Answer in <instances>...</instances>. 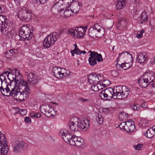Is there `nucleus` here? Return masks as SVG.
I'll use <instances>...</instances> for the list:
<instances>
[{"label":"nucleus","mask_w":155,"mask_h":155,"mask_svg":"<svg viewBox=\"0 0 155 155\" xmlns=\"http://www.w3.org/2000/svg\"><path fill=\"white\" fill-rule=\"evenodd\" d=\"M33 30L32 27L24 25L21 27L19 33L20 39L21 40H29L31 39L33 35Z\"/></svg>","instance_id":"nucleus-1"},{"label":"nucleus","mask_w":155,"mask_h":155,"mask_svg":"<svg viewBox=\"0 0 155 155\" xmlns=\"http://www.w3.org/2000/svg\"><path fill=\"white\" fill-rule=\"evenodd\" d=\"M153 73L147 72L144 73L139 79L138 83L140 86L142 88H145L152 81L153 82L154 79Z\"/></svg>","instance_id":"nucleus-2"},{"label":"nucleus","mask_w":155,"mask_h":155,"mask_svg":"<svg viewBox=\"0 0 155 155\" xmlns=\"http://www.w3.org/2000/svg\"><path fill=\"white\" fill-rule=\"evenodd\" d=\"M25 9V7L19 8L17 15L21 20L28 21L31 19L32 13L31 11Z\"/></svg>","instance_id":"nucleus-3"},{"label":"nucleus","mask_w":155,"mask_h":155,"mask_svg":"<svg viewBox=\"0 0 155 155\" xmlns=\"http://www.w3.org/2000/svg\"><path fill=\"white\" fill-rule=\"evenodd\" d=\"M90 53L89 55L90 57L88 58L89 64L91 66H94L97 64V61L98 62H101L103 61V59L101 54H98L95 51H89Z\"/></svg>","instance_id":"nucleus-4"},{"label":"nucleus","mask_w":155,"mask_h":155,"mask_svg":"<svg viewBox=\"0 0 155 155\" xmlns=\"http://www.w3.org/2000/svg\"><path fill=\"white\" fill-rule=\"evenodd\" d=\"M86 31V28L82 26L77 27L75 29H70L68 31V34L70 35L74 38H81L83 37Z\"/></svg>","instance_id":"nucleus-5"},{"label":"nucleus","mask_w":155,"mask_h":155,"mask_svg":"<svg viewBox=\"0 0 155 155\" xmlns=\"http://www.w3.org/2000/svg\"><path fill=\"white\" fill-rule=\"evenodd\" d=\"M52 71L54 76L60 79H63L65 76L70 75V71L68 70H67L64 68L57 67H53L52 69Z\"/></svg>","instance_id":"nucleus-6"},{"label":"nucleus","mask_w":155,"mask_h":155,"mask_svg":"<svg viewBox=\"0 0 155 155\" xmlns=\"http://www.w3.org/2000/svg\"><path fill=\"white\" fill-rule=\"evenodd\" d=\"M8 150L7 142L4 134L0 131V155L6 154Z\"/></svg>","instance_id":"nucleus-7"},{"label":"nucleus","mask_w":155,"mask_h":155,"mask_svg":"<svg viewBox=\"0 0 155 155\" xmlns=\"http://www.w3.org/2000/svg\"><path fill=\"white\" fill-rule=\"evenodd\" d=\"M114 95V90L110 87L102 90L99 94V96L101 99L107 100H110L112 98L116 99Z\"/></svg>","instance_id":"nucleus-8"},{"label":"nucleus","mask_w":155,"mask_h":155,"mask_svg":"<svg viewBox=\"0 0 155 155\" xmlns=\"http://www.w3.org/2000/svg\"><path fill=\"white\" fill-rule=\"evenodd\" d=\"M120 129L126 131L128 132H131L135 129L134 123L131 119L129 120L126 122L121 123L119 125Z\"/></svg>","instance_id":"nucleus-9"},{"label":"nucleus","mask_w":155,"mask_h":155,"mask_svg":"<svg viewBox=\"0 0 155 155\" xmlns=\"http://www.w3.org/2000/svg\"><path fill=\"white\" fill-rule=\"evenodd\" d=\"M16 98L20 100L21 101H24L25 100V98L27 99L29 97V94L31 93L30 88L23 89L22 91H17L16 92Z\"/></svg>","instance_id":"nucleus-10"},{"label":"nucleus","mask_w":155,"mask_h":155,"mask_svg":"<svg viewBox=\"0 0 155 155\" xmlns=\"http://www.w3.org/2000/svg\"><path fill=\"white\" fill-rule=\"evenodd\" d=\"M14 82L15 86L18 87V89L22 90L25 88H29L28 83L23 80L22 74H19L18 77H17V79Z\"/></svg>","instance_id":"nucleus-11"},{"label":"nucleus","mask_w":155,"mask_h":155,"mask_svg":"<svg viewBox=\"0 0 155 155\" xmlns=\"http://www.w3.org/2000/svg\"><path fill=\"white\" fill-rule=\"evenodd\" d=\"M25 75L27 76L29 80L28 85L29 86L36 85L40 80L39 78L35 76L34 72L32 71H25Z\"/></svg>","instance_id":"nucleus-12"},{"label":"nucleus","mask_w":155,"mask_h":155,"mask_svg":"<svg viewBox=\"0 0 155 155\" xmlns=\"http://www.w3.org/2000/svg\"><path fill=\"white\" fill-rule=\"evenodd\" d=\"M7 20L6 16L0 15V30L3 35H6L8 30V23L6 21Z\"/></svg>","instance_id":"nucleus-13"},{"label":"nucleus","mask_w":155,"mask_h":155,"mask_svg":"<svg viewBox=\"0 0 155 155\" xmlns=\"http://www.w3.org/2000/svg\"><path fill=\"white\" fill-rule=\"evenodd\" d=\"M52 110V107L48 104L42 105L40 108L41 112L48 117L54 116V115L51 113Z\"/></svg>","instance_id":"nucleus-14"},{"label":"nucleus","mask_w":155,"mask_h":155,"mask_svg":"<svg viewBox=\"0 0 155 155\" xmlns=\"http://www.w3.org/2000/svg\"><path fill=\"white\" fill-rule=\"evenodd\" d=\"M19 74H21L19 71L16 68L13 70L10 69L8 73V79L9 81L12 82L15 81L17 79V77H18Z\"/></svg>","instance_id":"nucleus-15"},{"label":"nucleus","mask_w":155,"mask_h":155,"mask_svg":"<svg viewBox=\"0 0 155 155\" xmlns=\"http://www.w3.org/2000/svg\"><path fill=\"white\" fill-rule=\"evenodd\" d=\"M0 83V91L2 94H5V91H9L12 83L10 81L8 82L6 79L1 80Z\"/></svg>","instance_id":"nucleus-16"},{"label":"nucleus","mask_w":155,"mask_h":155,"mask_svg":"<svg viewBox=\"0 0 155 155\" xmlns=\"http://www.w3.org/2000/svg\"><path fill=\"white\" fill-rule=\"evenodd\" d=\"M101 76L100 75L97 74L95 73L90 74L88 76V81L91 84H97L100 82L101 80Z\"/></svg>","instance_id":"nucleus-17"},{"label":"nucleus","mask_w":155,"mask_h":155,"mask_svg":"<svg viewBox=\"0 0 155 155\" xmlns=\"http://www.w3.org/2000/svg\"><path fill=\"white\" fill-rule=\"evenodd\" d=\"M79 119L76 117H74L68 122V125L70 130L73 131H78V124Z\"/></svg>","instance_id":"nucleus-18"},{"label":"nucleus","mask_w":155,"mask_h":155,"mask_svg":"<svg viewBox=\"0 0 155 155\" xmlns=\"http://www.w3.org/2000/svg\"><path fill=\"white\" fill-rule=\"evenodd\" d=\"M70 5L69 8L72 11L74 15L78 12L80 9V6L79 2L77 1H74L71 2H70Z\"/></svg>","instance_id":"nucleus-19"},{"label":"nucleus","mask_w":155,"mask_h":155,"mask_svg":"<svg viewBox=\"0 0 155 155\" xmlns=\"http://www.w3.org/2000/svg\"><path fill=\"white\" fill-rule=\"evenodd\" d=\"M60 136H61L63 140L66 142L69 141V139L72 138L73 135L71 134V132L68 131H65L63 130H61L59 134Z\"/></svg>","instance_id":"nucleus-20"},{"label":"nucleus","mask_w":155,"mask_h":155,"mask_svg":"<svg viewBox=\"0 0 155 155\" xmlns=\"http://www.w3.org/2000/svg\"><path fill=\"white\" fill-rule=\"evenodd\" d=\"M63 5V4H62V5H61V3L59 2L54 3L51 8L52 12L55 14L58 12L62 13V12L64 11V9L62 7Z\"/></svg>","instance_id":"nucleus-21"},{"label":"nucleus","mask_w":155,"mask_h":155,"mask_svg":"<svg viewBox=\"0 0 155 155\" xmlns=\"http://www.w3.org/2000/svg\"><path fill=\"white\" fill-rule=\"evenodd\" d=\"M89 122L87 119L83 120L82 122L78 121V131L85 129L86 130L89 126Z\"/></svg>","instance_id":"nucleus-22"},{"label":"nucleus","mask_w":155,"mask_h":155,"mask_svg":"<svg viewBox=\"0 0 155 155\" xmlns=\"http://www.w3.org/2000/svg\"><path fill=\"white\" fill-rule=\"evenodd\" d=\"M123 87L118 86L113 88L114 90V96L116 99H120L122 92H123Z\"/></svg>","instance_id":"nucleus-23"},{"label":"nucleus","mask_w":155,"mask_h":155,"mask_svg":"<svg viewBox=\"0 0 155 155\" xmlns=\"http://www.w3.org/2000/svg\"><path fill=\"white\" fill-rule=\"evenodd\" d=\"M54 43V40L51 39V38L48 35L44 39L43 42L44 47L46 48H49Z\"/></svg>","instance_id":"nucleus-24"},{"label":"nucleus","mask_w":155,"mask_h":155,"mask_svg":"<svg viewBox=\"0 0 155 155\" xmlns=\"http://www.w3.org/2000/svg\"><path fill=\"white\" fill-rule=\"evenodd\" d=\"M138 20L140 24H144L148 20V16L145 11L142 12L140 15V17L138 18Z\"/></svg>","instance_id":"nucleus-25"},{"label":"nucleus","mask_w":155,"mask_h":155,"mask_svg":"<svg viewBox=\"0 0 155 155\" xmlns=\"http://www.w3.org/2000/svg\"><path fill=\"white\" fill-rule=\"evenodd\" d=\"M147 56L146 53H140L137 55V61L140 63H143L145 62L146 60H147Z\"/></svg>","instance_id":"nucleus-26"},{"label":"nucleus","mask_w":155,"mask_h":155,"mask_svg":"<svg viewBox=\"0 0 155 155\" xmlns=\"http://www.w3.org/2000/svg\"><path fill=\"white\" fill-rule=\"evenodd\" d=\"M25 143L21 141L18 143L13 147V151L16 153L21 150L24 147Z\"/></svg>","instance_id":"nucleus-27"},{"label":"nucleus","mask_w":155,"mask_h":155,"mask_svg":"<svg viewBox=\"0 0 155 155\" xmlns=\"http://www.w3.org/2000/svg\"><path fill=\"white\" fill-rule=\"evenodd\" d=\"M10 87L9 88V91H8L5 92V94H3V95L6 96H9L12 95V97H15L16 95V92H17L18 89L15 90V88L14 87L12 88V90H10Z\"/></svg>","instance_id":"nucleus-28"},{"label":"nucleus","mask_w":155,"mask_h":155,"mask_svg":"<svg viewBox=\"0 0 155 155\" xmlns=\"http://www.w3.org/2000/svg\"><path fill=\"white\" fill-rule=\"evenodd\" d=\"M130 92V90L129 88L123 87V92L121 94L120 99H123L126 97L129 94Z\"/></svg>","instance_id":"nucleus-29"},{"label":"nucleus","mask_w":155,"mask_h":155,"mask_svg":"<svg viewBox=\"0 0 155 155\" xmlns=\"http://www.w3.org/2000/svg\"><path fill=\"white\" fill-rule=\"evenodd\" d=\"M62 13L64 14V16L66 18L69 17L72 15H74V13H73L72 11L69 7H66L65 10L62 12Z\"/></svg>","instance_id":"nucleus-30"},{"label":"nucleus","mask_w":155,"mask_h":155,"mask_svg":"<svg viewBox=\"0 0 155 155\" xmlns=\"http://www.w3.org/2000/svg\"><path fill=\"white\" fill-rule=\"evenodd\" d=\"M74 146L81 147H83V144L84 143L83 139H81V137H77Z\"/></svg>","instance_id":"nucleus-31"},{"label":"nucleus","mask_w":155,"mask_h":155,"mask_svg":"<svg viewBox=\"0 0 155 155\" xmlns=\"http://www.w3.org/2000/svg\"><path fill=\"white\" fill-rule=\"evenodd\" d=\"M153 132V130L151 128L147 130L146 132L143 134L145 136L149 138H150L153 137L154 134Z\"/></svg>","instance_id":"nucleus-32"},{"label":"nucleus","mask_w":155,"mask_h":155,"mask_svg":"<svg viewBox=\"0 0 155 155\" xmlns=\"http://www.w3.org/2000/svg\"><path fill=\"white\" fill-rule=\"evenodd\" d=\"M60 34L56 32H53L49 35V36L51 38V39L54 40V42L57 41L58 39L60 37Z\"/></svg>","instance_id":"nucleus-33"},{"label":"nucleus","mask_w":155,"mask_h":155,"mask_svg":"<svg viewBox=\"0 0 155 155\" xmlns=\"http://www.w3.org/2000/svg\"><path fill=\"white\" fill-rule=\"evenodd\" d=\"M76 137L77 136L75 135H73L72 137V138H70L69 141L67 142L70 145L74 146L75 141L76 140Z\"/></svg>","instance_id":"nucleus-34"},{"label":"nucleus","mask_w":155,"mask_h":155,"mask_svg":"<svg viewBox=\"0 0 155 155\" xmlns=\"http://www.w3.org/2000/svg\"><path fill=\"white\" fill-rule=\"evenodd\" d=\"M97 32V30H94L92 28H90L89 31V35L90 37H93L96 36Z\"/></svg>","instance_id":"nucleus-35"},{"label":"nucleus","mask_w":155,"mask_h":155,"mask_svg":"<svg viewBox=\"0 0 155 155\" xmlns=\"http://www.w3.org/2000/svg\"><path fill=\"white\" fill-rule=\"evenodd\" d=\"M8 71H5V72L2 73L0 75V83H1V81L2 80H7V78H8Z\"/></svg>","instance_id":"nucleus-36"},{"label":"nucleus","mask_w":155,"mask_h":155,"mask_svg":"<svg viewBox=\"0 0 155 155\" xmlns=\"http://www.w3.org/2000/svg\"><path fill=\"white\" fill-rule=\"evenodd\" d=\"M148 121L147 120L143 118H141L140 120V125L143 127H145L147 126V124Z\"/></svg>","instance_id":"nucleus-37"},{"label":"nucleus","mask_w":155,"mask_h":155,"mask_svg":"<svg viewBox=\"0 0 155 155\" xmlns=\"http://www.w3.org/2000/svg\"><path fill=\"white\" fill-rule=\"evenodd\" d=\"M129 54L131 55V58H132V55L131 54H130L129 52L128 51H125L119 54V56L117 58V60H118L119 58L121 57H122V58L126 57Z\"/></svg>","instance_id":"nucleus-38"},{"label":"nucleus","mask_w":155,"mask_h":155,"mask_svg":"<svg viewBox=\"0 0 155 155\" xmlns=\"http://www.w3.org/2000/svg\"><path fill=\"white\" fill-rule=\"evenodd\" d=\"M126 4L123 3L117 2L116 4V8L117 9L120 10L124 8L126 6Z\"/></svg>","instance_id":"nucleus-39"},{"label":"nucleus","mask_w":155,"mask_h":155,"mask_svg":"<svg viewBox=\"0 0 155 155\" xmlns=\"http://www.w3.org/2000/svg\"><path fill=\"white\" fill-rule=\"evenodd\" d=\"M81 51L78 48L77 49H74V50H71V53L72 55L74 56V54H77L80 55L81 54Z\"/></svg>","instance_id":"nucleus-40"},{"label":"nucleus","mask_w":155,"mask_h":155,"mask_svg":"<svg viewBox=\"0 0 155 155\" xmlns=\"http://www.w3.org/2000/svg\"><path fill=\"white\" fill-rule=\"evenodd\" d=\"M130 106L134 110H140L141 108V107H140L139 105H136L135 103L134 104H131Z\"/></svg>","instance_id":"nucleus-41"},{"label":"nucleus","mask_w":155,"mask_h":155,"mask_svg":"<svg viewBox=\"0 0 155 155\" xmlns=\"http://www.w3.org/2000/svg\"><path fill=\"white\" fill-rule=\"evenodd\" d=\"M91 28L95 30H97V32H100L101 31V27L98 24H96L91 27Z\"/></svg>","instance_id":"nucleus-42"},{"label":"nucleus","mask_w":155,"mask_h":155,"mask_svg":"<svg viewBox=\"0 0 155 155\" xmlns=\"http://www.w3.org/2000/svg\"><path fill=\"white\" fill-rule=\"evenodd\" d=\"M96 120L99 124H101L104 121V117L101 115H98L96 117Z\"/></svg>","instance_id":"nucleus-43"},{"label":"nucleus","mask_w":155,"mask_h":155,"mask_svg":"<svg viewBox=\"0 0 155 155\" xmlns=\"http://www.w3.org/2000/svg\"><path fill=\"white\" fill-rule=\"evenodd\" d=\"M41 116V114L39 112L31 113L30 114V116L32 117L39 118Z\"/></svg>","instance_id":"nucleus-44"},{"label":"nucleus","mask_w":155,"mask_h":155,"mask_svg":"<svg viewBox=\"0 0 155 155\" xmlns=\"http://www.w3.org/2000/svg\"><path fill=\"white\" fill-rule=\"evenodd\" d=\"M128 114L126 113L122 112L119 114V116L121 120H123L124 119H126V117H128Z\"/></svg>","instance_id":"nucleus-45"},{"label":"nucleus","mask_w":155,"mask_h":155,"mask_svg":"<svg viewBox=\"0 0 155 155\" xmlns=\"http://www.w3.org/2000/svg\"><path fill=\"white\" fill-rule=\"evenodd\" d=\"M5 56L7 59L10 60L11 58L13 56L12 54L8 51L5 52Z\"/></svg>","instance_id":"nucleus-46"},{"label":"nucleus","mask_w":155,"mask_h":155,"mask_svg":"<svg viewBox=\"0 0 155 155\" xmlns=\"http://www.w3.org/2000/svg\"><path fill=\"white\" fill-rule=\"evenodd\" d=\"M78 101H81L83 103L89 102L90 101V99H84L81 97H79L78 98Z\"/></svg>","instance_id":"nucleus-47"},{"label":"nucleus","mask_w":155,"mask_h":155,"mask_svg":"<svg viewBox=\"0 0 155 155\" xmlns=\"http://www.w3.org/2000/svg\"><path fill=\"white\" fill-rule=\"evenodd\" d=\"M93 86L91 87L92 90L94 91H98V88L97 84H92Z\"/></svg>","instance_id":"nucleus-48"},{"label":"nucleus","mask_w":155,"mask_h":155,"mask_svg":"<svg viewBox=\"0 0 155 155\" xmlns=\"http://www.w3.org/2000/svg\"><path fill=\"white\" fill-rule=\"evenodd\" d=\"M143 145L139 143L137 145H135L134 146V147L136 150H140L143 147Z\"/></svg>","instance_id":"nucleus-49"},{"label":"nucleus","mask_w":155,"mask_h":155,"mask_svg":"<svg viewBox=\"0 0 155 155\" xmlns=\"http://www.w3.org/2000/svg\"><path fill=\"white\" fill-rule=\"evenodd\" d=\"M144 32V30L143 29H142L140 33L137 34L136 37L138 38H142L143 36V33Z\"/></svg>","instance_id":"nucleus-50"},{"label":"nucleus","mask_w":155,"mask_h":155,"mask_svg":"<svg viewBox=\"0 0 155 155\" xmlns=\"http://www.w3.org/2000/svg\"><path fill=\"white\" fill-rule=\"evenodd\" d=\"M34 1V3L36 4H41L45 2V0H33Z\"/></svg>","instance_id":"nucleus-51"},{"label":"nucleus","mask_w":155,"mask_h":155,"mask_svg":"<svg viewBox=\"0 0 155 155\" xmlns=\"http://www.w3.org/2000/svg\"><path fill=\"white\" fill-rule=\"evenodd\" d=\"M25 121L28 124H29L31 122V119L30 117H26L25 118Z\"/></svg>","instance_id":"nucleus-52"},{"label":"nucleus","mask_w":155,"mask_h":155,"mask_svg":"<svg viewBox=\"0 0 155 155\" xmlns=\"http://www.w3.org/2000/svg\"><path fill=\"white\" fill-rule=\"evenodd\" d=\"M124 65V64H118L117 63L116 64V67L117 69L118 70H120L121 69L122 67H123V66Z\"/></svg>","instance_id":"nucleus-53"},{"label":"nucleus","mask_w":155,"mask_h":155,"mask_svg":"<svg viewBox=\"0 0 155 155\" xmlns=\"http://www.w3.org/2000/svg\"><path fill=\"white\" fill-rule=\"evenodd\" d=\"M111 75L114 77H116L118 75V72L115 71H113L111 72Z\"/></svg>","instance_id":"nucleus-54"},{"label":"nucleus","mask_w":155,"mask_h":155,"mask_svg":"<svg viewBox=\"0 0 155 155\" xmlns=\"http://www.w3.org/2000/svg\"><path fill=\"white\" fill-rule=\"evenodd\" d=\"M122 64H124L123 67H122V68L124 70H126L130 67L128 65L129 64L128 63H123Z\"/></svg>","instance_id":"nucleus-55"},{"label":"nucleus","mask_w":155,"mask_h":155,"mask_svg":"<svg viewBox=\"0 0 155 155\" xmlns=\"http://www.w3.org/2000/svg\"><path fill=\"white\" fill-rule=\"evenodd\" d=\"M9 51H10L11 53H12L13 56L14 54L15 55V54L16 53L18 52L17 49H12L9 50Z\"/></svg>","instance_id":"nucleus-56"},{"label":"nucleus","mask_w":155,"mask_h":155,"mask_svg":"<svg viewBox=\"0 0 155 155\" xmlns=\"http://www.w3.org/2000/svg\"><path fill=\"white\" fill-rule=\"evenodd\" d=\"M101 81H100V82H99L97 84L98 87V91L103 88L102 87V84H101Z\"/></svg>","instance_id":"nucleus-57"},{"label":"nucleus","mask_w":155,"mask_h":155,"mask_svg":"<svg viewBox=\"0 0 155 155\" xmlns=\"http://www.w3.org/2000/svg\"><path fill=\"white\" fill-rule=\"evenodd\" d=\"M102 110L103 112L106 113H108L110 112L109 109L108 108H103Z\"/></svg>","instance_id":"nucleus-58"},{"label":"nucleus","mask_w":155,"mask_h":155,"mask_svg":"<svg viewBox=\"0 0 155 155\" xmlns=\"http://www.w3.org/2000/svg\"><path fill=\"white\" fill-rule=\"evenodd\" d=\"M150 63L152 65L155 64V57L152 58L151 59Z\"/></svg>","instance_id":"nucleus-59"},{"label":"nucleus","mask_w":155,"mask_h":155,"mask_svg":"<svg viewBox=\"0 0 155 155\" xmlns=\"http://www.w3.org/2000/svg\"><path fill=\"white\" fill-rule=\"evenodd\" d=\"M22 0H14L15 3L17 5H19L20 3L22 2Z\"/></svg>","instance_id":"nucleus-60"},{"label":"nucleus","mask_w":155,"mask_h":155,"mask_svg":"<svg viewBox=\"0 0 155 155\" xmlns=\"http://www.w3.org/2000/svg\"><path fill=\"white\" fill-rule=\"evenodd\" d=\"M141 107L143 108H146L147 107V104L146 103H143L141 105Z\"/></svg>","instance_id":"nucleus-61"},{"label":"nucleus","mask_w":155,"mask_h":155,"mask_svg":"<svg viewBox=\"0 0 155 155\" xmlns=\"http://www.w3.org/2000/svg\"><path fill=\"white\" fill-rule=\"evenodd\" d=\"M117 2H120V3H123L124 4H126L125 0H117Z\"/></svg>","instance_id":"nucleus-62"},{"label":"nucleus","mask_w":155,"mask_h":155,"mask_svg":"<svg viewBox=\"0 0 155 155\" xmlns=\"http://www.w3.org/2000/svg\"><path fill=\"white\" fill-rule=\"evenodd\" d=\"M69 1H71V0H65L63 4L64 5H66V4H68L70 2H70H69Z\"/></svg>","instance_id":"nucleus-63"},{"label":"nucleus","mask_w":155,"mask_h":155,"mask_svg":"<svg viewBox=\"0 0 155 155\" xmlns=\"http://www.w3.org/2000/svg\"><path fill=\"white\" fill-rule=\"evenodd\" d=\"M151 129L152 130H153V132L154 133V134L155 135V125L153 126L152 127V128Z\"/></svg>","instance_id":"nucleus-64"}]
</instances>
